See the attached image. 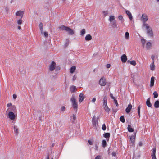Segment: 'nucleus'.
<instances>
[{"label": "nucleus", "mask_w": 159, "mask_h": 159, "mask_svg": "<svg viewBox=\"0 0 159 159\" xmlns=\"http://www.w3.org/2000/svg\"><path fill=\"white\" fill-rule=\"evenodd\" d=\"M76 96L73 94L70 98V101L71 102L73 107L74 110H76V112L77 111L78 105L76 101Z\"/></svg>", "instance_id": "obj_1"}, {"label": "nucleus", "mask_w": 159, "mask_h": 159, "mask_svg": "<svg viewBox=\"0 0 159 159\" xmlns=\"http://www.w3.org/2000/svg\"><path fill=\"white\" fill-rule=\"evenodd\" d=\"M61 31L65 30L70 35H73L74 34V31L71 28L65 25H62L59 27Z\"/></svg>", "instance_id": "obj_2"}, {"label": "nucleus", "mask_w": 159, "mask_h": 159, "mask_svg": "<svg viewBox=\"0 0 159 159\" xmlns=\"http://www.w3.org/2000/svg\"><path fill=\"white\" fill-rule=\"evenodd\" d=\"M143 27H145L147 31V33L148 35L152 37L153 36V32L150 26L147 23H144L143 25Z\"/></svg>", "instance_id": "obj_3"}, {"label": "nucleus", "mask_w": 159, "mask_h": 159, "mask_svg": "<svg viewBox=\"0 0 159 159\" xmlns=\"http://www.w3.org/2000/svg\"><path fill=\"white\" fill-rule=\"evenodd\" d=\"M99 84L101 86H104L106 84V79L104 77H102L99 81Z\"/></svg>", "instance_id": "obj_4"}, {"label": "nucleus", "mask_w": 159, "mask_h": 159, "mask_svg": "<svg viewBox=\"0 0 159 159\" xmlns=\"http://www.w3.org/2000/svg\"><path fill=\"white\" fill-rule=\"evenodd\" d=\"M56 67V63L53 61L49 65V70L51 71H53Z\"/></svg>", "instance_id": "obj_5"}, {"label": "nucleus", "mask_w": 159, "mask_h": 159, "mask_svg": "<svg viewBox=\"0 0 159 159\" xmlns=\"http://www.w3.org/2000/svg\"><path fill=\"white\" fill-rule=\"evenodd\" d=\"M8 115L9 118L11 120H14L16 118L15 114L12 111L9 112Z\"/></svg>", "instance_id": "obj_6"}, {"label": "nucleus", "mask_w": 159, "mask_h": 159, "mask_svg": "<svg viewBox=\"0 0 159 159\" xmlns=\"http://www.w3.org/2000/svg\"><path fill=\"white\" fill-rule=\"evenodd\" d=\"M148 20V16L145 14H143L141 18V20L143 22V24L146 23L145 22Z\"/></svg>", "instance_id": "obj_7"}, {"label": "nucleus", "mask_w": 159, "mask_h": 159, "mask_svg": "<svg viewBox=\"0 0 159 159\" xmlns=\"http://www.w3.org/2000/svg\"><path fill=\"white\" fill-rule=\"evenodd\" d=\"M79 98V102L81 103L83 101L84 99L85 98V97L82 93H80Z\"/></svg>", "instance_id": "obj_8"}, {"label": "nucleus", "mask_w": 159, "mask_h": 159, "mask_svg": "<svg viewBox=\"0 0 159 159\" xmlns=\"http://www.w3.org/2000/svg\"><path fill=\"white\" fill-rule=\"evenodd\" d=\"M121 59L122 62L125 63L127 60V57L126 55L125 54L121 56Z\"/></svg>", "instance_id": "obj_9"}, {"label": "nucleus", "mask_w": 159, "mask_h": 159, "mask_svg": "<svg viewBox=\"0 0 159 159\" xmlns=\"http://www.w3.org/2000/svg\"><path fill=\"white\" fill-rule=\"evenodd\" d=\"M23 11H19L17 12L16 13V14L17 16H20L21 18H22L23 16Z\"/></svg>", "instance_id": "obj_10"}, {"label": "nucleus", "mask_w": 159, "mask_h": 159, "mask_svg": "<svg viewBox=\"0 0 159 159\" xmlns=\"http://www.w3.org/2000/svg\"><path fill=\"white\" fill-rule=\"evenodd\" d=\"M135 136L136 134H135L134 135L131 136L130 137V140L132 144H133L135 142Z\"/></svg>", "instance_id": "obj_11"}, {"label": "nucleus", "mask_w": 159, "mask_h": 159, "mask_svg": "<svg viewBox=\"0 0 159 159\" xmlns=\"http://www.w3.org/2000/svg\"><path fill=\"white\" fill-rule=\"evenodd\" d=\"M132 107V105L131 104L128 105V107L125 109L126 112L127 113H129Z\"/></svg>", "instance_id": "obj_12"}, {"label": "nucleus", "mask_w": 159, "mask_h": 159, "mask_svg": "<svg viewBox=\"0 0 159 159\" xmlns=\"http://www.w3.org/2000/svg\"><path fill=\"white\" fill-rule=\"evenodd\" d=\"M150 67L151 70L153 71L155 69V66L154 65V61H152V63L150 65Z\"/></svg>", "instance_id": "obj_13"}, {"label": "nucleus", "mask_w": 159, "mask_h": 159, "mask_svg": "<svg viewBox=\"0 0 159 159\" xmlns=\"http://www.w3.org/2000/svg\"><path fill=\"white\" fill-rule=\"evenodd\" d=\"M70 89L71 92H75L76 90V87L75 86L72 85L70 87Z\"/></svg>", "instance_id": "obj_14"}, {"label": "nucleus", "mask_w": 159, "mask_h": 159, "mask_svg": "<svg viewBox=\"0 0 159 159\" xmlns=\"http://www.w3.org/2000/svg\"><path fill=\"white\" fill-rule=\"evenodd\" d=\"M115 16L113 15H110L109 16V21L110 22H112L114 21L115 19Z\"/></svg>", "instance_id": "obj_15"}, {"label": "nucleus", "mask_w": 159, "mask_h": 159, "mask_svg": "<svg viewBox=\"0 0 159 159\" xmlns=\"http://www.w3.org/2000/svg\"><path fill=\"white\" fill-rule=\"evenodd\" d=\"M155 77H152L151 78V81H150V87H152L154 86V83Z\"/></svg>", "instance_id": "obj_16"}, {"label": "nucleus", "mask_w": 159, "mask_h": 159, "mask_svg": "<svg viewBox=\"0 0 159 159\" xmlns=\"http://www.w3.org/2000/svg\"><path fill=\"white\" fill-rule=\"evenodd\" d=\"M126 13L128 16L129 18L130 19V20H131L133 18V17L130 12L128 10H126Z\"/></svg>", "instance_id": "obj_17"}, {"label": "nucleus", "mask_w": 159, "mask_h": 159, "mask_svg": "<svg viewBox=\"0 0 159 159\" xmlns=\"http://www.w3.org/2000/svg\"><path fill=\"white\" fill-rule=\"evenodd\" d=\"M92 123L93 126L96 127L98 124H96V118L93 117L92 119Z\"/></svg>", "instance_id": "obj_18"}, {"label": "nucleus", "mask_w": 159, "mask_h": 159, "mask_svg": "<svg viewBox=\"0 0 159 159\" xmlns=\"http://www.w3.org/2000/svg\"><path fill=\"white\" fill-rule=\"evenodd\" d=\"M146 104L149 107H151L152 106V104L150 102V98H148L146 102Z\"/></svg>", "instance_id": "obj_19"}, {"label": "nucleus", "mask_w": 159, "mask_h": 159, "mask_svg": "<svg viewBox=\"0 0 159 159\" xmlns=\"http://www.w3.org/2000/svg\"><path fill=\"white\" fill-rule=\"evenodd\" d=\"M39 28L41 34H43V25L42 23L39 24Z\"/></svg>", "instance_id": "obj_20"}, {"label": "nucleus", "mask_w": 159, "mask_h": 159, "mask_svg": "<svg viewBox=\"0 0 159 159\" xmlns=\"http://www.w3.org/2000/svg\"><path fill=\"white\" fill-rule=\"evenodd\" d=\"M92 39V37L90 34H87L85 37V39L86 41L90 40Z\"/></svg>", "instance_id": "obj_21"}, {"label": "nucleus", "mask_w": 159, "mask_h": 159, "mask_svg": "<svg viewBox=\"0 0 159 159\" xmlns=\"http://www.w3.org/2000/svg\"><path fill=\"white\" fill-rule=\"evenodd\" d=\"M103 106H105L107 105V97L106 96H105L103 98Z\"/></svg>", "instance_id": "obj_22"}, {"label": "nucleus", "mask_w": 159, "mask_h": 159, "mask_svg": "<svg viewBox=\"0 0 159 159\" xmlns=\"http://www.w3.org/2000/svg\"><path fill=\"white\" fill-rule=\"evenodd\" d=\"M70 72L71 73H73L76 70L75 66H72L70 68Z\"/></svg>", "instance_id": "obj_23"}, {"label": "nucleus", "mask_w": 159, "mask_h": 159, "mask_svg": "<svg viewBox=\"0 0 159 159\" xmlns=\"http://www.w3.org/2000/svg\"><path fill=\"white\" fill-rule=\"evenodd\" d=\"M105 110L107 112L109 113L110 111V109L108 107L107 105L103 107Z\"/></svg>", "instance_id": "obj_24"}, {"label": "nucleus", "mask_w": 159, "mask_h": 159, "mask_svg": "<svg viewBox=\"0 0 159 159\" xmlns=\"http://www.w3.org/2000/svg\"><path fill=\"white\" fill-rule=\"evenodd\" d=\"M127 128L129 132H132L134 131V129L132 128L130 125H128Z\"/></svg>", "instance_id": "obj_25"}, {"label": "nucleus", "mask_w": 159, "mask_h": 159, "mask_svg": "<svg viewBox=\"0 0 159 159\" xmlns=\"http://www.w3.org/2000/svg\"><path fill=\"white\" fill-rule=\"evenodd\" d=\"M111 25L112 27L114 28L117 27V25L115 21L111 22Z\"/></svg>", "instance_id": "obj_26"}, {"label": "nucleus", "mask_w": 159, "mask_h": 159, "mask_svg": "<svg viewBox=\"0 0 159 159\" xmlns=\"http://www.w3.org/2000/svg\"><path fill=\"white\" fill-rule=\"evenodd\" d=\"M154 106L155 108H158L159 107V101H156L154 103Z\"/></svg>", "instance_id": "obj_27"}, {"label": "nucleus", "mask_w": 159, "mask_h": 159, "mask_svg": "<svg viewBox=\"0 0 159 159\" xmlns=\"http://www.w3.org/2000/svg\"><path fill=\"white\" fill-rule=\"evenodd\" d=\"M11 110L13 111H15L16 110V108L15 106L13 105L11 106V108L10 109L9 108L8 109H7V110Z\"/></svg>", "instance_id": "obj_28"}, {"label": "nucleus", "mask_w": 159, "mask_h": 159, "mask_svg": "<svg viewBox=\"0 0 159 159\" xmlns=\"http://www.w3.org/2000/svg\"><path fill=\"white\" fill-rule=\"evenodd\" d=\"M86 33V30L84 29H83L80 31V35L83 36Z\"/></svg>", "instance_id": "obj_29"}, {"label": "nucleus", "mask_w": 159, "mask_h": 159, "mask_svg": "<svg viewBox=\"0 0 159 159\" xmlns=\"http://www.w3.org/2000/svg\"><path fill=\"white\" fill-rule=\"evenodd\" d=\"M118 18L119 20H121V23H123L124 21L123 16L122 15H120L118 16Z\"/></svg>", "instance_id": "obj_30"}, {"label": "nucleus", "mask_w": 159, "mask_h": 159, "mask_svg": "<svg viewBox=\"0 0 159 159\" xmlns=\"http://www.w3.org/2000/svg\"><path fill=\"white\" fill-rule=\"evenodd\" d=\"M151 46V43L150 42H148L146 44V48L147 49H149Z\"/></svg>", "instance_id": "obj_31"}, {"label": "nucleus", "mask_w": 159, "mask_h": 159, "mask_svg": "<svg viewBox=\"0 0 159 159\" xmlns=\"http://www.w3.org/2000/svg\"><path fill=\"white\" fill-rule=\"evenodd\" d=\"M110 134L109 133H107L103 134V136L104 137L106 138L107 139L109 138L110 137Z\"/></svg>", "instance_id": "obj_32"}, {"label": "nucleus", "mask_w": 159, "mask_h": 159, "mask_svg": "<svg viewBox=\"0 0 159 159\" xmlns=\"http://www.w3.org/2000/svg\"><path fill=\"white\" fill-rule=\"evenodd\" d=\"M156 153V148H154L152 149V157L156 156H155Z\"/></svg>", "instance_id": "obj_33"}, {"label": "nucleus", "mask_w": 159, "mask_h": 159, "mask_svg": "<svg viewBox=\"0 0 159 159\" xmlns=\"http://www.w3.org/2000/svg\"><path fill=\"white\" fill-rule=\"evenodd\" d=\"M14 131L16 133V134H17L18 133V129L17 126H14Z\"/></svg>", "instance_id": "obj_34"}, {"label": "nucleus", "mask_w": 159, "mask_h": 159, "mask_svg": "<svg viewBox=\"0 0 159 159\" xmlns=\"http://www.w3.org/2000/svg\"><path fill=\"white\" fill-rule=\"evenodd\" d=\"M125 37L126 39H129V34L128 32H125Z\"/></svg>", "instance_id": "obj_35"}, {"label": "nucleus", "mask_w": 159, "mask_h": 159, "mask_svg": "<svg viewBox=\"0 0 159 159\" xmlns=\"http://www.w3.org/2000/svg\"><path fill=\"white\" fill-rule=\"evenodd\" d=\"M140 106L139 105L138 107V115L139 116V117H140Z\"/></svg>", "instance_id": "obj_36"}, {"label": "nucleus", "mask_w": 159, "mask_h": 159, "mask_svg": "<svg viewBox=\"0 0 159 159\" xmlns=\"http://www.w3.org/2000/svg\"><path fill=\"white\" fill-rule=\"evenodd\" d=\"M153 95L154 98H157L158 97V94L156 91H154L153 92Z\"/></svg>", "instance_id": "obj_37"}, {"label": "nucleus", "mask_w": 159, "mask_h": 159, "mask_svg": "<svg viewBox=\"0 0 159 159\" xmlns=\"http://www.w3.org/2000/svg\"><path fill=\"white\" fill-rule=\"evenodd\" d=\"M120 120L123 123H124L125 122V120L124 118V116H121L120 118Z\"/></svg>", "instance_id": "obj_38"}, {"label": "nucleus", "mask_w": 159, "mask_h": 159, "mask_svg": "<svg viewBox=\"0 0 159 159\" xmlns=\"http://www.w3.org/2000/svg\"><path fill=\"white\" fill-rule=\"evenodd\" d=\"M102 146L105 147L106 146V142L105 140H103L102 142Z\"/></svg>", "instance_id": "obj_39"}, {"label": "nucleus", "mask_w": 159, "mask_h": 159, "mask_svg": "<svg viewBox=\"0 0 159 159\" xmlns=\"http://www.w3.org/2000/svg\"><path fill=\"white\" fill-rule=\"evenodd\" d=\"M130 63L131 64L133 65L134 66H135L136 64V62L134 60L131 61H130Z\"/></svg>", "instance_id": "obj_40"}, {"label": "nucleus", "mask_w": 159, "mask_h": 159, "mask_svg": "<svg viewBox=\"0 0 159 159\" xmlns=\"http://www.w3.org/2000/svg\"><path fill=\"white\" fill-rule=\"evenodd\" d=\"M43 34L44 35L45 37H48V34L47 32H44L43 31Z\"/></svg>", "instance_id": "obj_41"}, {"label": "nucleus", "mask_w": 159, "mask_h": 159, "mask_svg": "<svg viewBox=\"0 0 159 159\" xmlns=\"http://www.w3.org/2000/svg\"><path fill=\"white\" fill-rule=\"evenodd\" d=\"M103 13L104 16H106L108 14V12L107 11H103Z\"/></svg>", "instance_id": "obj_42"}, {"label": "nucleus", "mask_w": 159, "mask_h": 159, "mask_svg": "<svg viewBox=\"0 0 159 159\" xmlns=\"http://www.w3.org/2000/svg\"><path fill=\"white\" fill-rule=\"evenodd\" d=\"M22 20L21 19H19L17 21V23L18 25H21L22 23Z\"/></svg>", "instance_id": "obj_43"}, {"label": "nucleus", "mask_w": 159, "mask_h": 159, "mask_svg": "<svg viewBox=\"0 0 159 159\" xmlns=\"http://www.w3.org/2000/svg\"><path fill=\"white\" fill-rule=\"evenodd\" d=\"M69 40L68 39H67L66 40V46H67L69 43Z\"/></svg>", "instance_id": "obj_44"}, {"label": "nucleus", "mask_w": 159, "mask_h": 159, "mask_svg": "<svg viewBox=\"0 0 159 159\" xmlns=\"http://www.w3.org/2000/svg\"><path fill=\"white\" fill-rule=\"evenodd\" d=\"M77 76L76 75H75L73 76L72 78V80L73 81H74L77 78Z\"/></svg>", "instance_id": "obj_45"}, {"label": "nucleus", "mask_w": 159, "mask_h": 159, "mask_svg": "<svg viewBox=\"0 0 159 159\" xmlns=\"http://www.w3.org/2000/svg\"><path fill=\"white\" fill-rule=\"evenodd\" d=\"M114 102L115 104H116V106L118 107L119 106V105L117 102V100L116 99H114Z\"/></svg>", "instance_id": "obj_46"}, {"label": "nucleus", "mask_w": 159, "mask_h": 159, "mask_svg": "<svg viewBox=\"0 0 159 159\" xmlns=\"http://www.w3.org/2000/svg\"><path fill=\"white\" fill-rule=\"evenodd\" d=\"M141 42L143 44V46L145 43V39H141Z\"/></svg>", "instance_id": "obj_47"}, {"label": "nucleus", "mask_w": 159, "mask_h": 159, "mask_svg": "<svg viewBox=\"0 0 159 159\" xmlns=\"http://www.w3.org/2000/svg\"><path fill=\"white\" fill-rule=\"evenodd\" d=\"M102 129L103 130H105L106 129V125H105V124H103L102 125Z\"/></svg>", "instance_id": "obj_48"}, {"label": "nucleus", "mask_w": 159, "mask_h": 159, "mask_svg": "<svg viewBox=\"0 0 159 159\" xmlns=\"http://www.w3.org/2000/svg\"><path fill=\"white\" fill-rule=\"evenodd\" d=\"M72 118H73V119L74 120H73L72 121V122H74V121L76 120V116L74 115L73 114L72 116Z\"/></svg>", "instance_id": "obj_49"}, {"label": "nucleus", "mask_w": 159, "mask_h": 159, "mask_svg": "<svg viewBox=\"0 0 159 159\" xmlns=\"http://www.w3.org/2000/svg\"><path fill=\"white\" fill-rule=\"evenodd\" d=\"M88 142L90 145H92L93 144V141L92 140H89Z\"/></svg>", "instance_id": "obj_50"}, {"label": "nucleus", "mask_w": 159, "mask_h": 159, "mask_svg": "<svg viewBox=\"0 0 159 159\" xmlns=\"http://www.w3.org/2000/svg\"><path fill=\"white\" fill-rule=\"evenodd\" d=\"M65 107L64 106H63L61 107V110L63 112L65 111Z\"/></svg>", "instance_id": "obj_51"}, {"label": "nucleus", "mask_w": 159, "mask_h": 159, "mask_svg": "<svg viewBox=\"0 0 159 159\" xmlns=\"http://www.w3.org/2000/svg\"><path fill=\"white\" fill-rule=\"evenodd\" d=\"M12 106V104L11 103H8L7 104V107H11Z\"/></svg>", "instance_id": "obj_52"}, {"label": "nucleus", "mask_w": 159, "mask_h": 159, "mask_svg": "<svg viewBox=\"0 0 159 159\" xmlns=\"http://www.w3.org/2000/svg\"><path fill=\"white\" fill-rule=\"evenodd\" d=\"M13 98L14 99H16L17 98V95L16 94H14L13 95Z\"/></svg>", "instance_id": "obj_53"}, {"label": "nucleus", "mask_w": 159, "mask_h": 159, "mask_svg": "<svg viewBox=\"0 0 159 159\" xmlns=\"http://www.w3.org/2000/svg\"><path fill=\"white\" fill-rule=\"evenodd\" d=\"M151 57L152 59V61H154L155 56L154 55H152L151 56Z\"/></svg>", "instance_id": "obj_54"}, {"label": "nucleus", "mask_w": 159, "mask_h": 159, "mask_svg": "<svg viewBox=\"0 0 159 159\" xmlns=\"http://www.w3.org/2000/svg\"><path fill=\"white\" fill-rule=\"evenodd\" d=\"M96 100V98H93L92 99V102H93V103H94V102H95Z\"/></svg>", "instance_id": "obj_55"}, {"label": "nucleus", "mask_w": 159, "mask_h": 159, "mask_svg": "<svg viewBox=\"0 0 159 159\" xmlns=\"http://www.w3.org/2000/svg\"><path fill=\"white\" fill-rule=\"evenodd\" d=\"M95 159H101L100 156L99 155L97 156L96 157Z\"/></svg>", "instance_id": "obj_56"}, {"label": "nucleus", "mask_w": 159, "mask_h": 159, "mask_svg": "<svg viewBox=\"0 0 159 159\" xmlns=\"http://www.w3.org/2000/svg\"><path fill=\"white\" fill-rule=\"evenodd\" d=\"M110 96L111 98L114 100V99H115L114 97L113 96V95L111 94H110Z\"/></svg>", "instance_id": "obj_57"}, {"label": "nucleus", "mask_w": 159, "mask_h": 159, "mask_svg": "<svg viewBox=\"0 0 159 159\" xmlns=\"http://www.w3.org/2000/svg\"><path fill=\"white\" fill-rule=\"evenodd\" d=\"M106 66L107 68H110V67L111 66V65L110 64H107Z\"/></svg>", "instance_id": "obj_58"}, {"label": "nucleus", "mask_w": 159, "mask_h": 159, "mask_svg": "<svg viewBox=\"0 0 159 159\" xmlns=\"http://www.w3.org/2000/svg\"><path fill=\"white\" fill-rule=\"evenodd\" d=\"M95 149L96 150H98V146L97 145V144L95 145Z\"/></svg>", "instance_id": "obj_59"}, {"label": "nucleus", "mask_w": 159, "mask_h": 159, "mask_svg": "<svg viewBox=\"0 0 159 159\" xmlns=\"http://www.w3.org/2000/svg\"><path fill=\"white\" fill-rule=\"evenodd\" d=\"M116 155V153L115 152H113L112 153V155L114 156H115Z\"/></svg>", "instance_id": "obj_60"}, {"label": "nucleus", "mask_w": 159, "mask_h": 159, "mask_svg": "<svg viewBox=\"0 0 159 159\" xmlns=\"http://www.w3.org/2000/svg\"><path fill=\"white\" fill-rule=\"evenodd\" d=\"M142 145V143L141 142H140L139 143V146H141Z\"/></svg>", "instance_id": "obj_61"}, {"label": "nucleus", "mask_w": 159, "mask_h": 159, "mask_svg": "<svg viewBox=\"0 0 159 159\" xmlns=\"http://www.w3.org/2000/svg\"><path fill=\"white\" fill-rule=\"evenodd\" d=\"M152 159H157L156 157V156L152 157Z\"/></svg>", "instance_id": "obj_62"}, {"label": "nucleus", "mask_w": 159, "mask_h": 159, "mask_svg": "<svg viewBox=\"0 0 159 159\" xmlns=\"http://www.w3.org/2000/svg\"><path fill=\"white\" fill-rule=\"evenodd\" d=\"M18 29L19 30H20L21 29V27L20 26H19L18 27Z\"/></svg>", "instance_id": "obj_63"}, {"label": "nucleus", "mask_w": 159, "mask_h": 159, "mask_svg": "<svg viewBox=\"0 0 159 159\" xmlns=\"http://www.w3.org/2000/svg\"><path fill=\"white\" fill-rule=\"evenodd\" d=\"M46 159H49V156H48L47 157ZM51 159H53V158H52Z\"/></svg>", "instance_id": "obj_64"}]
</instances>
